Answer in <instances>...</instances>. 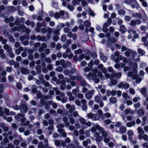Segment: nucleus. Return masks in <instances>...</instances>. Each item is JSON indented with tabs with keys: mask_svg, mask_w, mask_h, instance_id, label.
<instances>
[{
	"mask_svg": "<svg viewBox=\"0 0 148 148\" xmlns=\"http://www.w3.org/2000/svg\"><path fill=\"white\" fill-rule=\"evenodd\" d=\"M126 29L124 25H120V31L123 34L126 31Z\"/></svg>",
	"mask_w": 148,
	"mask_h": 148,
	"instance_id": "28",
	"label": "nucleus"
},
{
	"mask_svg": "<svg viewBox=\"0 0 148 148\" xmlns=\"http://www.w3.org/2000/svg\"><path fill=\"white\" fill-rule=\"evenodd\" d=\"M61 140H58L54 139L53 140V141L54 142L55 144L57 146H59L61 144Z\"/></svg>",
	"mask_w": 148,
	"mask_h": 148,
	"instance_id": "38",
	"label": "nucleus"
},
{
	"mask_svg": "<svg viewBox=\"0 0 148 148\" xmlns=\"http://www.w3.org/2000/svg\"><path fill=\"white\" fill-rule=\"evenodd\" d=\"M34 126H36V129L39 128H40V124L39 122H37L34 123Z\"/></svg>",
	"mask_w": 148,
	"mask_h": 148,
	"instance_id": "58",
	"label": "nucleus"
},
{
	"mask_svg": "<svg viewBox=\"0 0 148 148\" xmlns=\"http://www.w3.org/2000/svg\"><path fill=\"white\" fill-rule=\"evenodd\" d=\"M7 36L10 41L12 43H14L15 42V40L14 38L10 34H7Z\"/></svg>",
	"mask_w": 148,
	"mask_h": 148,
	"instance_id": "31",
	"label": "nucleus"
},
{
	"mask_svg": "<svg viewBox=\"0 0 148 148\" xmlns=\"http://www.w3.org/2000/svg\"><path fill=\"white\" fill-rule=\"evenodd\" d=\"M46 145H44L43 143L41 142L39 143L38 145V148H45Z\"/></svg>",
	"mask_w": 148,
	"mask_h": 148,
	"instance_id": "41",
	"label": "nucleus"
},
{
	"mask_svg": "<svg viewBox=\"0 0 148 148\" xmlns=\"http://www.w3.org/2000/svg\"><path fill=\"white\" fill-rule=\"evenodd\" d=\"M137 51L138 53L141 56H143L145 53V52L143 49L141 48L138 49Z\"/></svg>",
	"mask_w": 148,
	"mask_h": 148,
	"instance_id": "27",
	"label": "nucleus"
},
{
	"mask_svg": "<svg viewBox=\"0 0 148 148\" xmlns=\"http://www.w3.org/2000/svg\"><path fill=\"white\" fill-rule=\"evenodd\" d=\"M95 76L93 73L91 72H90L88 75H86V78L89 80H93L94 79Z\"/></svg>",
	"mask_w": 148,
	"mask_h": 148,
	"instance_id": "13",
	"label": "nucleus"
},
{
	"mask_svg": "<svg viewBox=\"0 0 148 148\" xmlns=\"http://www.w3.org/2000/svg\"><path fill=\"white\" fill-rule=\"evenodd\" d=\"M89 56H91L94 59L96 58L97 57V55L95 53H91L88 51L86 52Z\"/></svg>",
	"mask_w": 148,
	"mask_h": 148,
	"instance_id": "21",
	"label": "nucleus"
},
{
	"mask_svg": "<svg viewBox=\"0 0 148 148\" xmlns=\"http://www.w3.org/2000/svg\"><path fill=\"white\" fill-rule=\"evenodd\" d=\"M45 61L48 63H51L52 62L51 60L49 58H46L44 59Z\"/></svg>",
	"mask_w": 148,
	"mask_h": 148,
	"instance_id": "61",
	"label": "nucleus"
},
{
	"mask_svg": "<svg viewBox=\"0 0 148 148\" xmlns=\"http://www.w3.org/2000/svg\"><path fill=\"white\" fill-rule=\"evenodd\" d=\"M87 117L89 119H90L93 121H97L100 119V117L98 114H93L92 113H90L87 114Z\"/></svg>",
	"mask_w": 148,
	"mask_h": 148,
	"instance_id": "2",
	"label": "nucleus"
},
{
	"mask_svg": "<svg viewBox=\"0 0 148 148\" xmlns=\"http://www.w3.org/2000/svg\"><path fill=\"white\" fill-rule=\"evenodd\" d=\"M52 103V101H47V103L44 105L45 108V110H48L49 108V105H51Z\"/></svg>",
	"mask_w": 148,
	"mask_h": 148,
	"instance_id": "26",
	"label": "nucleus"
},
{
	"mask_svg": "<svg viewBox=\"0 0 148 148\" xmlns=\"http://www.w3.org/2000/svg\"><path fill=\"white\" fill-rule=\"evenodd\" d=\"M133 1V0H124V2L127 5H130Z\"/></svg>",
	"mask_w": 148,
	"mask_h": 148,
	"instance_id": "60",
	"label": "nucleus"
},
{
	"mask_svg": "<svg viewBox=\"0 0 148 148\" xmlns=\"http://www.w3.org/2000/svg\"><path fill=\"white\" fill-rule=\"evenodd\" d=\"M133 79H136V82L137 83H140L142 80L141 77H137V76L136 75H134L133 76Z\"/></svg>",
	"mask_w": 148,
	"mask_h": 148,
	"instance_id": "30",
	"label": "nucleus"
},
{
	"mask_svg": "<svg viewBox=\"0 0 148 148\" xmlns=\"http://www.w3.org/2000/svg\"><path fill=\"white\" fill-rule=\"evenodd\" d=\"M90 139H88L87 140H85L83 141L82 144L84 146H86L88 144V143H90Z\"/></svg>",
	"mask_w": 148,
	"mask_h": 148,
	"instance_id": "49",
	"label": "nucleus"
},
{
	"mask_svg": "<svg viewBox=\"0 0 148 148\" xmlns=\"http://www.w3.org/2000/svg\"><path fill=\"white\" fill-rule=\"evenodd\" d=\"M20 71L21 73L24 75H27L29 73V71L24 67H22L20 69Z\"/></svg>",
	"mask_w": 148,
	"mask_h": 148,
	"instance_id": "14",
	"label": "nucleus"
},
{
	"mask_svg": "<svg viewBox=\"0 0 148 148\" xmlns=\"http://www.w3.org/2000/svg\"><path fill=\"white\" fill-rule=\"evenodd\" d=\"M96 128L97 130H99L101 133L102 136L103 137H106L108 135V133L104 129L103 127H101L99 125L96 126Z\"/></svg>",
	"mask_w": 148,
	"mask_h": 148,
	"instance_id": "5",
	"label": "nucleus"
},
{
	"mask_svg": "<svg viewBox=\"0 0 148 148\" xmlns=\"http://www.w3.org/2000/svg\"><path fill=\"white\" fill-rule=\"evenodd\" d=\"M80 84L81 86L82 87H85L86 86H87L89 88L90 87V85L87 83L84 80V79H82L80 81Z\"/></svg>",
	"mask_w": 148,
	"mask_h": 148,
	"instance_id": "17",
	"label": "nucleus"
},
{
	"mask_svg": "<svg viewBox=\"0 0 148 148\" xmlns=\"http://www.w3.org/2000/svg\"><path fill=\"white\" fill-rule=\"evenodd\" d=\"M94 136L95 138L96 141L100 142L103 140V137L102 136H100L98 132L95 133Z\"/></svg>",
	"mask_w": 148,
	"mask_h": 148,
	"instance_id": "9",
	"label": "nucleus"
},
{
	"mask_svg": "<svg viewBox=\"0 0 148 148\" xmlns=\"http://www.w3.org/2000/svg\"><path fill=\"white\" fill-rule=\"evenodd\" d=\"M76 80H77L78 81H81L82 79H83V78L80 75H77L75 76Z\"/></svg>",
	"mask_w": 148,
	"mask_h": 148,
	"instance_id": "43",
	"label": "nucleus"
},
{
	"mask_svg": "<svg viewBox=\"0 0 148 148\" xmlns=\"http://www.w3.org/2000/svg\"><path fill=\"white\" fill-rule=\"evenodd\" d=\"M54 17L56 19H58L59 18H60V14L58 12H56L54 15Z\"/></svg>",
	"mask_w": 148,
	"mask_h": 148,
	"instance_id": "64",
	"label": "nucleus"
},
{
	"mask_svg": "<svg viewBox=\"0 0 148 148\" xmlns=\"http://www.w3.org/2000/svg\"><path fill=\"white\" fill-rule=\"evenodd\" d=\"M64 125L63 124H60L56 126V127L58 128V131L61 132L64 129H62L64 127Z\"/></svg>",
	"mask_w": 148,
	"mask_h": 148,
	"instance_id": "18",
	"label": "nucleus"
},
{
	"mask_svg": "<svg viewBox=\"0 0 148 148\" xmlns=\"http://www.w3.org/2000/svg\"><path fill=\"white\" fill-rule=\"evenodd\" d=\"M118 86L119 88L123 87L125 89L129 87V85L128 83H124L123 82L119 83Z\"/></svg>",
	"mask_w": 148,
	"mask_h": 148,
	"instance_id": "11",
	"label": "nucleus"
},
{
	"mask_svg": "<svg viewBox=\"0 0 148 148\" xmlns=\"http://www.w3.org/2000/svg\"><path fill=\"white\" fill-rule=\"evenodd\" d=\"M82 52V49H79L77 50H75L74 53L75 54H81Z\"/></svg>",
	"mask_w": 148,
	"mask_h": 148,
	"instance_id": "54",
	"label": "nucleus"
},
{
	"mask_svg": "<svg viewBox=\"0 0 148 148\" xmlns=\"http://www.w3.org/2000/svg\"><path fill=\"white\" fill-rule=\"evenodd\" d=\"M143 11L144 14H143V18L141 13H136L135 14V16L139 19H141L145 21L147 18V17L144 11Z\"/></svg>",
	"mask_w": 148,
	"mask_h": 148,
	"instance_id": "4",
	"label": "nucleus"
},
{
	"mask_svg": "<svg viewBox=\"0 0 148 148\" xmlns=\"http://www.w3.org/2000/svg\"><path fill=\"white\" fill-rule=\"evenodd\" d=\"M111 79L113 78H115L117 79H119L121 77V72H118L115 73L113 72L111 75Z\"/></svg>",
	"mask_w": 148,
	"mask_h": 148,
	"instance_id": "8",
	"label": "nucleus"
},
{
	"mask_svg": "<svg viewBox=\"0 0 148 148\" xmlns=\"http://www.w3.org/2000/svg\"><path fill=\"white\" fill-rule=\"evenodd\" d=\"M26 119L25 118L23 117L21 119L20 121L21 122V125L23 126V123H24L25 121H26Z\"/></svg>",
	"mask_w": 148,
	"mask_h": 148,
	"instance_id": "62",
	"label": "nucleus"
},
{
	"mask_svg": "<svg viewBox=\"0 0 148 148\" xmlns=\"http://www.w3.org/2000/svg\"><path fill=\"white\" fill-rule=\"evenodd\" d=\"M65 82L64 80L61 81V85H60V89L62 90H64L66 88V85L65 84Z\"/></svg>",
	"mask_w": 148,
	"mask_h": 148,
	"instance_id": "22",
	"label": "nucleus"
},
{
	"mask_svg": "<svg viewBox=\"0 0 148 148\" xmlns=\"http://www.w3.org/2000/svg\"><path fill=\"white\" fill-rule=\"evenodd\" d=\"M117 41L116 39L114 37H111L107 40V42L108 45H111L114 42H116Z\"/></svg>",
	"mask_w": 148,
	"mask_h": 148,
	"instance_id": "12",
	"label": "nucleus"
},
{
	"mask_svg": "<svg viewBox=\"0 0 148 148\" xmlns=\"http://www.w3.org/2000/svg\"><path fill=\"white\" fill-rule=\"evenodd\" d=\"M60 63L63 68L65 69L66 68V64H65V61L64 59H62L60 60Z\"/></svg>",
	"mask_w": 148,
	"mask_h": 148,
	"instance_id": "36",
	"label": "nucleus"
},
{
	"mask_svg": "<svg viewBox=\"0 0 148 148\" xmlns=\"http://www.w3.org/2000/svg\"><path fill=\"white\" fill-rule=\"evenodd\" d=\"M138 113L139 116H142L144 115V112L143 109H140L138 111Z\"/></svg>",
	"mask_w": 148,
	"mask_h": 148,
	"instance_id": "45",
	"label": "nucleus"
},
{
	"mask_svg": "<svg viewBox=\"0 0 148 148\" xmlns=\"http://www.w3.org/2000/svg\"><path fill=\"white\" fill-rule=\"evenodd\" d=\"M23 47H20L15 50V53L16 55H19L21 53V52L23 51Z\"/></svg>",
	"mask_w": 148,
	"mask_h": 148,
	"instance_id": "19",
	"label": "nucleus"
},
{
	"mask_svg": "<svg viewBox=\"0 0 148 148\" xmlns=\"http://www.w3.org/2000/svg\"><path fill=\"white\" fill-rule=\"evenodd\" d=\"M68 117L71 123L72 124H74L75 122V121L73 116H72L69 115Z\"/></svg>",
	"mask_w": 148,
	"mask_h": 148,
	"instance_id": "39",
	"label": "nucleus"
},
{
	"mask_svg": "<svg viewBox=\"0 0 148 148\" xmlns=\"http://www.w3.org/2000/svg\"><path fill=\"white\" fill-rule=\"evenodd\" d=\"M53 66L51 64H49L47 66V68L48 69V70L49 71H51L53 70Z\"/></svg>",
	"mask_w": 148,
	"mask_h": 148,
	"instance_id": "63",
	"label": "nucleus"
},
{
	"mask_svg": "<svg viewBox=\"0 0 148 148\" xmlns=\"http://www.w3.org/2000/svg\"><path fill=\"white\" fill-rule=\"evenodd\" d=\"M67 8L71 11H73L74 9V7L71 5H68Z\"/></svg>",
	"mask_w": 148,
	"mask_h": 148,
	"instance_id": "57",
	"label": "nucleus"
},
{
	"mask_svg": "<svg viewBox=\"0 0 148 148\" xmlns=\"http://www.w3.org/2000/svg\"><path fill=\"white\" fill-rule=\"evenodd\" d=\"M127 133L129 136V139H130V137L133 136L134 132L132 130H129L127 132Z\"/></svg>",
	"mask_w": 148,
	"mask_h": 148,
	"instance_id": "42",
	"label": "nucleus"
},
{
	"mask_svg": "<svg viewBox=\"0 0 148 148\" xmlns=\"http://www.w3.org/2000/svg\"><path fill=\"white\" fill-rule=\"evenodd\" d=\"M109 101L110 103L114 104L117 102V100L115 97H112L110 98Z\"/></svg>",
	"mask_w": 148,
	"mask_h": 148,
	"instance_id": "25",
	"label": "nucleus"
},
{
	"mask_svg": "<svg viewBox=\"0 0 148 148\" xmlns=\"http://www.w3.org/2000/svg\"><path fill=\"white\" fill-rule=\"evenodd\" d=\"M128 49H130L126 47V46L124 45L122 46L121 47V51L122 52L125 51H126L125 52H127Z\"/></svg>",
	"mask_w": 148,
	"mask_h": 148,
	"instance_id": "48",
	"label": "nucleus"
},
{
	"mask_svg": "<svg viewBox=\"0 0 148 148\" xmlns=\"http://www.w3.org/2000/svg\"><path fill=\"white\" fill-rule=\"evenodd\" d=\"M110 82L109 84V85L110 86H114L117 84V82L116 80L112 79Z\"/></svg>",
	"mask_w": 148,
	"mask_h": 148,
	"instance_id": "20",
	"label": "nucleus"
},
{
	"mask_svg": "<svg viewBox=\"0 0 148 148\" xmlns=\"http://www.w3.org/2000/svg\"><path fill=\"white\" fill-rule=\"evenodd\" d=\"M42 84H44L45 87H49L50 86L49 83L46 82L45 80L42 81Z\"/></svg>",
	"mask_w": 148,
	"mask_h": 148,
	"instance_id": "55",
	"label": "nucleus"
},
{
	"mask_svg": "<svg viewBox=\"0 0 148 148\" xmlns=\"http://www.w3.org/2000/svg\"><path fill=\"white\" fill-rule=\"evenodd\" d=\"M124 54L127 57H129L131 55L134 58L137 54V53L136 51L130 49H128L127 52H125Z\"/></svg>",
	"mask_w": 148,
	"mask_h": 148,
	"instance_id": "3",
	"label": "nucleus"
},
{
	"mask_svg": "<svg viewBox=\"0 0 148 148\" xmlns=\"http://www.w3.org/2000/svg\"><path fill=\"white\" fill-rule=\"evenodd\" d=\"M28 109L27 105L25 102H22L20 105V110L21 112L23 113H26Z\"/></svg>",
	"mask_w": 148,
	"mask_h": 148,
	"instance_id": "1",
	"label": "nucleus"
},
{
	"mask_svg": "<svg viewBox=\"0 0 148 148\" xmlns=\"http://www.w3.org/2000/svg\"><path fill=\"white\" fill-rule=\"evenodd\" d=\"M64 74L66 75H70V71L68 69H65L63 72Z\"/></svg>",
	"mask_w": 148,
	"mask_h": 148,
	"instance_id": "47",
	"label": "nucleus"
},
{
	"mask_svg": "<svg viewBox=\"0 0 148 148\" xmlns=\"http://www.w3.org/2000/svg\"><path fill=\"white\" fill-rule=\"evenodd\" d=\"M8 53L10 57L11 58H12L15 57V55L13 53L12 50L10 51V52H9Z\"/></svg>",
	"mask_w": 148,
	"mask_h": 148,
	"instance_id": "56",
	"label": "nucleus"
},
{
	"mask_svg": "<svg viewBox=\"0 0 148 148\" xmlns=\"http://www.w3.org/2000/svg\"><path fill=\"white\" fill-rule=\"evenodd\" d=\"M95 99V101H96L97 102H98L101 100L102 99L99 96H96L94 98Z\"/></svg>",
	"mask_w": 148,
	"mask_h": 148,
	"instance_id": "51",
	"label": "nucleus"
},
{
	"mask_svg": "<svg viewBox=\"0 0 148 148\" xmlns=\"http://www.w3.org/2000/svg\"><path fill=\"white\" fill-rule=\"evenodd\" d=\"M73 115L74 117H78L79 118L80 116L78 114L77 111H76L73 112Z\"/></svg>",
	"mask_w": 148,
	"mask_h": 148,
	"instance_id": "59",
	"label": "nucleus"
},
{
	"mask_svg": "<svg viewBox=\"0 0 148 148\" xmlns=\"http://www.w3.org/2000/svg\"><path fill=\"white\" fill-rule=\"evenodd\" d=\"M36 69L37 74H39L41 73V66L40 65H37L36 67Z\"/></svg>",
	"mask_w": 148,
	"mask_h": 148,
	"instance_id": "35",
	"label": "nucleus"
},
{
	"mask_svg": "<svg viewBox=\"0 0 148 148\" xmlns=\"http://www.w3.org/2000/svg\"><path fill=\"white\" fill-rule=\"evenodd\" d=\"M138 138L140 140L143 139L145 141H147L148 140V136L146 134H143Z\"/></svg>",
	"mask_w": 148,
	"mask_h": 148,
	"instance_id": "24",
	"label": "nucleus"
},
{
	"mask_svg": "<svg viewBox=\"0 0 148 148\" xmlns=\"http://www.w3.org/2000/svg\"><path fill=\"white\" fill-rule=\"evenodd\" d=\"M127 126L128 127H130L135 126V121H134L131 122H128L127 123Z\"/></svg>",
	"mask_w": 148,
	"mask_h": 148,
	"instance_id": "32",
	"label": "nucleus"
},
{
	"mask_svg": "<svg viewBox=\"0 0 148 148\" xmlns=\"http://www.w3.org/2000/svg\"><path fill=\"white\" fill-rule=\"evenodd\" d=\"M140 92L143 95L146 97L147 96V91L146 88L144 87L141 89Z\"/></svg>",
	"mask_w": 148,
	"mask_h": 148,
	"instance_id": "23",
	"label": "nucleus"
},
{
	"mask_svg": "<svg viewBox=\"0 0 148 148\" xmlns=\"http://www.w3.org/2000/svg\"><path fill=\"white\" fill-rule=\"evenodd\" d=\"M37 88V86L35 85H32L31 87L32 92L34 93H36Z\"/></svg>",
	"mask_w": 148,
	"mask_h": 148,
	"instance_id": "33",
	"label": "nucleus"
},
{
	"mask_svg": "<svg viewBox=\"0 0 148 148\" xmlns=\"http://www.w3.org/2000/svg\"><path fill=\"white\" fill-rule=\"evenodd\" d=\"M3 48L6 50L7 52L8 53L12 50V49L11 47L8 45V44H5L3 46Z\"/></svg>",
	"mask_w": 148,
	"mask_h": 148,
	"instance_id": "16",
	"label": "nucleus"
},
{
	"mask_svg": "<svg viewBox=\"0 0 148 148\" xmlns=\"http://www.w3.org/2000/svg\"><path fill=\"white\" fill-rule=\"evenodd\" d=\"M137 130L138 134V138H139L144 134L145 132L144 130L140 127H138L137 128Z\"/></svg>",
	"mask_w": 148,
	"mask_h": 148,
	"instance_id": "15",
	"label": "nucleus"
},
{
	"mask_svg": "<svg viewBox=\"0 0 148 148\" xmlns=\"http://www.w3.org/2000/svg\"><path fill=\"white\" fill-rule=\"evenodd\" d=\"M54 90L55 91L57 95H59L60 93V91L58 90V87L54 88H53Z\"/></svg>",
	"mask_w": 148,
	"mask_h": 148,
	"instance_id": "52",
	"label": "nucleus"
},
{
	"mask_svg": "<svg viewBox=\"0 0 148 148\" xmlns=\"http://www.w3.org/2000/svg\"><path fill=\"white\" fill-rule=\"evenodd\" d=\"M19 29L23 32H25L27 34H29L30 31L29 28L27 27L23 24L20 25L19 26Z\"/></svg>",
	"mask_w": 148,
	"mask_h": 148,
	"instance_id": "6",
	"label": "nucleus"
},
{
	"mask_svg": "<svg viewBox=\"0 0 148 148\" xmlns=\"http://www.w3.org/2000/svg\"><path fill=\"white\" fill-rule=\"evenodd\" d=\"M118 13L119 15L123 16L125 13V10L123 9H121L118 10Z\"/></svg>",
	"mask_w": 148,
	"mask_h": 148,
	"instance_id": "29",
	"label": "nucleus"
},
{
	"mask_svg": "<svg viewBox=\"0 0 148 148\" xmlns=\"http://www.w3.org/2000/svg\"><path fill=\"white\" fill-rule=\"evenodd\" d=\"M47 103V101H45L43 99H41L40 103L39 104V106L40 108H42L43 105H45Z\"/></svg>",
	"mask_w": 148,
	"mask_h": 148,
	"instance_id": "37",
	"label": "nucleus"
},
{
	"mask_svg": "<svg viewBox=\"0 0 148 148\" xmlns=\"http://www.w3.org/2000/svg\"><path fill=\"white\" fill-rule=\"evenodd\" d=\"M13 109L16 110H18L20 109V106H19L17 104L14 105L12 107Z\"/></svg>",
	"mask_w": 148,
	"mask_h": 148,
	"instance_id": "53",
	"label": "nucleus"
},
{
	"mask_svg": "<svg viewBox=\"0 0 148 148\" xmlns=\"http://www.w3.org/2000/svg\"><path fill=\"white\" fill-rule=\"evenodd\" d=\"M84 25L86 27H89L90 25V23L89 21H86L84 23Z\"/></svg>",
	"mask_w": 148,
	"mask_h": 148,
	"instance_id": "50",
	"label": "nucleus"
},
{
	"mask_svg": "<svg viewBox=\"0 0 148 148\" xmlns=\"http://www.w3.org/2000/svg\"><path fill=\"white\" fill-rule=\"evenodd\" d=\"M79 118V120L80 123L82 124H85L86 122V120L81 116H80Z\"/></svg>",
	"mask_w": 148,
	"mask_h": 148,
	"instance_id": "40",
	"label": "nucleus"
},
{
	"mask_svg": "<svg viewBox=\"0 0 148 148\" xmlns=\"http://www.w3.org/2000/svg\"><path fill=\"white\" fill-rule=\"evenodd\" d=\"M75 109V106L74 105H72L71 106L70 109H69V113H71L73 112Z\"/></svg>",
	"mask_w": 148,
	"mask_h": 148,
	"instance_id": "44",
	"label": "nucleus"
},
{
	"mask_svg": "<svg viewBox=\"0 0 148 148\" xmlns=\"http://www.w3.org/2000/svg\"><path fill=\"white\" fill-rule=\"evenodd\" d=\"M66 35L63 34L61 36V40L63 42H64L66 40Z\"/></svg>",
	"mask_w": 148,
	"mask_h": 148,
	"instance_id": "46",
	"label": "nucleus"
},
{
	"mask_svg": "<svg viewBox=\"0 0 148 148\" xmlns=\"http://www.w3.org/2000/svg\"><path fill=\"white\" fill-rule=\"evenodd\" d=\"M94 93V90H93L88 91L85 95V98L87 99H90L92 98V95Z\"/></svg>",
	"mask_w": 148,
	"mask_h": 148,
	"instance_id": "7",
	"label": "nucleus"
},
{
	"mask_svg": "<svg viewBox=\"0 0 148 148\" xmlns=\"http://www.w3.org/2000/svg\"><path fill=\"white\" fill-rule=\"evenodd\" d=\"M114 56L117 57L116 59L114 60L115 62L117 63L119 62V60H121L122 59V57L121 55L119 54L118 52H116L114 53Z\"/></svg>",
	"mask_w": 148,
	"mask_h": 148,
	"instance_id": "10",
	"label": "nucleus"
},
{
	"mask_svg": "<svg viewBox=\"0 0 148 148\" xmlns=\"http://www.w3.org/2000/svg\"><path fill=\"white\" fill-rule=\"evenodd\" d=\"M126 127L123 126H121L120 128L119 132L121 133L122 134L126 132Z\"/></svg>",
	"mask_w": 148,
	"mask_h": 148,
	"instance_id": "34",
	"label": "nucleus"
}]
</instances>
